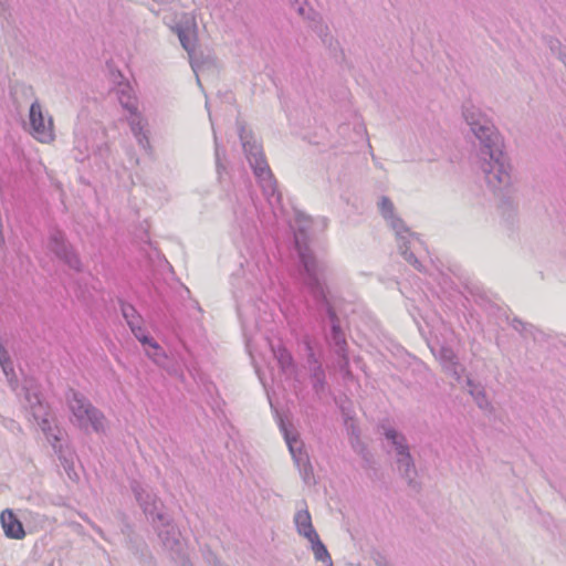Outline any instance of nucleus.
Listing matches in <instances>:
<instances>
[{"label":"nucleus","instance_id":"f257e3e1","mask_svg":"<svg viewBox=\"0 0 566 566\" xmlns=\"http://www.w3.org/2000/svg\"><path fill=\"white\" fill-rule=\"evenodd\" d=\"M308 239L307 226L300 224L294 232V245L300 262V279L313 300L321 324L323 325L327 322L329 325V331L325 334L328 346L338 356L340 367H347L349 359L346 335L340 326V318L331 298L327 296V286L322 281V276H324L327 270V264L314 255L308 248Z\"/></svg>","mask_w":566,"mask_h":566},{"label":"nucleus","instance_id":"f03ea898","mask_svg":"<svg viewBox=\"0 0 566 566\" xmlns=\"http://www.w3.org/2000/svg\"><path fill=\"white\" fill-rule=\"evenodd\" d=\"M467 124L479 140L480 168L484 179L493 192L506 190L512 182L511 165L503 151V140L493 123L481 112L467 109Z\"/></svg>","mask_w":566,"mask_h":566},{"label":"nucleus","instance_id":"7ed1b4c3","mask_svg":"<svg viewBox=\"0 0 566 566\" xmlns=\"http://www.w3.org/2000/svg\"><path fill=\"white\" fill-rule=\"evenodd\" d=\"M305 355V363L302 368L295 364L291 352L279 344L272 346L273 356L277 366L287 380H293L300 386H312V389H324L326 374L322 363L316 357L314 339L310 335H304L300 342Z\"/></svg>","mask_w":566,"mask_h":566},{"label":"nucleus","instance_id":"20e7f679","mask_svg":"<svg viewBox=\"0 0 566 566\" xmlns=\"http://www.w3.org/2000/svg\"><path fill=\"white\" fill-rule=\"evenodd\" d=\"M287 391H266L268 401L284 437L292 459L298 469V472L305 484L314 483V471L307 451L304 450V443L300 439L298 432L294 429L290 421V407L281 405V397H285Z\"/></svg>","mask_w":566,"mask_h":566},{"label":"nucleus","instance_id":"39448f33","mask_svg":"<svg viewBox=\"0 0 566 566\" xmlns=\"http://www.w3.org/2000/svg\"><path fill=\"white\" fill-rule=\"evenodd\" d=\"M237 127L243 151L264 197L272 207L280 206L282 195L277 189V181L266 161L262 145L258 143L252 130L248 129L243 122L237 120Z\"/></svg>","mask_w":566,"mask_h":566},{"label":"nucleus","instance_id":"423d86ee","mask_svg":"<svg viewBox=\"0 0 566 566\" xmlns=\"http://www.w3.org/2000/svg\"><path fill=\"white\" fill-rule=\"evenodd\" d=\"M19 400L23 409L41 428L52 448L56 452L60 451V429L53 426L50 420V408L42 396V391H21Z\"/></svg>","mask_w":566,"mask_h":566},{"label":"nucleus","instance_id":"0eeeda50","mask_svg":"<svg viewBox=\"0 0 566 566\" xmlns=\"http://www.w3.org/2000/svg\"><path fill=\"white\" fill-rule=\"evenodd\" d=\"M67 403L72 415V423L85 432H105L106 419L104 415L84 397L82 391H72V396L67 398Z\"/></svg>","mask_w":566,"mask_h":566},{"label":"nucleus","instance_id":"6e6552de","mask_svg":"<svg viewBox=\"0 0 566 566\" xmlns=\"http://www.w3.org/2000/svg\"><path fill=\"white\" fill-rule=\"evenodd\" d=\"M378 208L382 218L389 223L390 228L395 231L397 237V243L400 254L403 259L410 263L419 272L423 271L421 262L416 258L412 251H410V238H415V233L406 226L403 220L399 218L395 212V206L392 201L382 196L378 202Z\"/></svg>","mask_w":566,"mask_h":566},{"label":"nucleus","instance_id":"1a4fd4ad","mask_svg":"<svg viewBox=\"0 0 566 566\" xmlns=\"http://www.w3.org/2000/svg\"><path fill=\"white\" fill-rule=\"evenodd\" d=\"M153 526L170 557L181 566H190L187 545L181 538L179 528L171 522V520L166 516L165 521L156 522Z\"/></svg>","mask_w":566,"mask_h":566},{"label":"nucleus","instance_id":"9d476101","mask_svg":"<svg viewBox=\"0 0 566 566\" xmlns=\"http://www.w3.org/2000/svg\"><path fill=\"white\" fill-rule=\"evenodd\" d=\"M46 248L59 261L75 272H82L81 259L74 247L69 242L66 234L59 228L49 231Z\"/></svg>","mask_w":566,"mask_h":566},{"label":"nucleus","instance_id":"9b49d317","mask_svg":"<svg viewBox=\"0 0 566 566\" xmlns=\"http://www.w3.org/2000/svg\"><path fill=\"white\" fill-rule=\"evenodd\" d=\"M130 489L137 503L151 524L165 521L167 515L161 511L163 503L153 491L140 484L138 481H133L130 483Z\"/></svg>","mask_w":566,"mask_h":566},{"label":"nucleus","instance_id":"f8f14e48","mask_svg":"<svg viewBox=\"0 0 566 566\" xmlns=\"http://www.w3.org/2000/svg\"><path fill=\"white\" fill-rule=\"evenodd\" d=\"M437 357L446 373L451 378L450 385L452 387L461 386L464 382L470 385V378L464 374L463 366L459 363L454 350L448 346H441L438 350Z\"/></svg>","mask_w":566,"mask_h":566},{"label":"nucleus","instance_id":"ddd939ff","mask_svg":"<svg viewBox=\"0 0 566 566\" xmlns=\"http://www.w3.org/2000/svg\"><path fill=\"white\" fill-rule=\"evenodd\" d=\"M29 122L33 136L42 143L53 139L52 119L50 118L48 125L45 124L42 107L38 99H35L29 112Z\"/></svg>","mask_w":566,"mask_h":566},{"label":"nucleus","instance_id":"4468645a","mask_svg":"<svg viewBox=\"0 0 566 566\" xmlns=\"http://www.w3.org/2000/svg\"><path fill=\"white\" fill-rule=\"evenodd\" d=\"M379 429L381 431V434L390 444L395 453V458L397 455H402L407 452H410V446L408 443L407 437L402 432L398 431L396 428H394L387 422H382L379 426Z\"/></svg>","mask_w":566,"mask_h":566},{"label":"nucleus","instance_id":"2eb2a0df","mask_svg":"<svg viewBox=\"0 0 566 566\" xmlns=\"http://www.w3.org/2000/svg\"><path fill=\"white\" fill-rule=\"evenodd\" d=\"M395 461L399 475L407 482L410 488L417 489L419 486L417 481L418 471L411 452L397 455Z\"/></svg>","mask_w":566,"mask_h":566},{"label":"nucleus","instance_id":"dca6fc26","mask_svg":"<svg viewBox=\"0 0 566 566\" xmlns=\"http://www.w3.org/2000/svg\"><path fill=\"white\" fill-rule=\"evenodd\" d=\"M132 333L144 346L147 356L150 357L155 363L159 364L163 359L166 358L163 348L142 325L134 329Z\"/></svg>","mask_w":566,"mask_h":566},{"label":"nucleus","instance_id":"f3484780","mask_svg":"<svg viewBox=\"0 0 566 566\" xmlns=\"http://www.w3.org/2000/svg\"><path fill=\"white\" fill-rule=\"evenodd\" d=\"M0 523L4 535L12 539H22L25 536L24 527L21 521L15 516L12 510L6 509L0 514Z\"/></svg>","mask_w":566,"mask_h":566},{"label":"nucleus","instance_id":"a211bd4d","mask_svg":"<svg viewBox=\"0 0 566 566\" xmlns=\"http://www.w3.org/2000/svg\"><path fill=\"white\" fill-rule=\"evenodd\" d=\"M294 524L297 533L306 539L315 536L317 533L312 524L310 512L304 509L300 510L294 515Z\"/></svg>","mask_w":566,"mask_h":566},{"label":"nucleus","instance_id":"6ab92c4d","mask_svg":"<svg viewBox=\"0 0 566 566\" xmlns=\"http://www.w3.org/2000/svg\"><path fill=\"white\" fill-rule=\"evenodd\" d=\"M128 124L139 146L143 147L144 149L149 148V139L144 130L145 123L138 111L134 112V114H130L128 118Z\"/></svg>","mask_w":566,"mask_h":566},{"label":"nucleus","instance_id":"aec40b11","mask_svg":"<svg viewBox=\"0 0 566 566\" xmlns=\"http://www.w3.org/2000/svg\"><path fill=\"white\" fill-rule=\"evenodd\" d=\"M118 101L123 108L134 114L137 111L136 98L133 94V87L128 82H119L116 88Z\"/></svg>","mask_w":566,"mask_h":566},{"label":"nucleus","instance_id":"412c9836","mask_svg":"<svg viewBox=\"0 0 566 566\" xmlns=\"http://www.w3.org/2000/svg\"><path fill=\"white\" fill-rule=\"evenodd\" d=\"M335 401L337 403H339L347 436L353 437V436L360 434V430H359L357 422L354 418V411L350 408H348L342 403L340 397L339 398L335 397Z\"/></svg>","mask_w":566,"mask_h":566},{"label":"nucleus","instance_id":"4be33fe9","mask_svg":"<svg viewBox=\"0 0 566 566\" xmlns=\"http://www.w3.org/2000/svg\"><path fill=\"white\" fill-rule=\"evenodd\" d=\"M120 312L132 332L142 325L143 318L132 304L120 301Z\"/></svg>","mask_w":566,"mask_h":566},{"label":"nucleus","instance_id":"5701e85b","mask_svg":"<svg viewBox=\"0 0 566 566\" xmlns=\"http://www.w3.org/2000/svg\"><path fill=\"white\" fill-rule=\"evenodd\" d=\"M348 441L354 452L361 457L366 467H371L374 462L373 454L360 439V434L348 437Z\"/></svg>","mask_w":566,"mask_h":566},{"label":"nucleus","instance_id":"b1692460","mask_svg":"<svg viewBox=\"0 0 566 566\" xmlns=\"http://www.w3.org/2000/svg\"><path fill=\"white\" fill-rule=\"evenodd\" d=\"M311 543V547L316 560L322 562L324 564L332 565V557L326 548V546L319 539L318 534L307 539Z\"/></svg>","mask_w":566,"mask_h":566},{"label":"nucleus","instance_id":"393cba45","mask_svg":"<svg viewBox=\"0 0 566 566\" xmlns=\"http://www.w3.org/2000/svg\"><path fill=\"white\" fill-rule=\"evenodd\" d=\"M0 366L2 368L3 374L6 375L9 384L13 386V379L15 378L13 361L6 349V347L0 343Z\"/></svg>","mask_w":566,"mask_h":566},{"label":"nucleus","instance_id":"a878e982","mask_svg":"<svg viewBox=\"0 0 566 566\" xmlns=\"http://www.w3.org/2000/svg\"><path fill=\"white\" fill-rule=\"evenodd\" d=\"M177 34L180 41V44L182 48L188 52V54L191 56L195 52L196 48V35L193 32H191L188 29L178 28Z\"/></svg>","mask_w":566,"mask_h":566},{"label":"nucleus","instance_id":"bb28decb","mask_svg":"<svg viewBox=\"0 0 566 566\" xmlns=\"http://www.w3.org/2000/svg\"><path fill=\"white\" fill-rule=\"evenodd\" d=\"M470 397L475 401L478 407L486 415H492L494 411L493 405L486 395V391H468Z\"/></svg>","mask_w":566,"mask_h":566},{"label":"nucleus","instance_id":"cd10ccee","mask_svg":"<svg viewBox=\"0 0 566 566\" xmlns=\"http://www.w3.org/2000/svg\"><path fill=\"white\" fill-rule=\"evenodd\" d=\"M511 326L523 336H532L535 340L537 328L532 324L525 323L522 319L515 317L511 322Z\"/></svg>","mask_w":566,"mask_h":566},{"label":"nucleus","instance_id":"c85d7f7f","mask_svg":"<svg viewBox=\"0 0 566 566\" xmlns=\"http://www.w3.org/2000/svg\"><path fill=\"white\" fill-rule=\"evenodd\" d=\"M73 153H74V159L76 161L83 163L90 156V150L86 145V142L82 140V139H77L76 145L73 148Z\"/></svg>","mask_w":566,"mask_h":566},{"label":"nucleus","instance_id":"c756f323","mask_svg":"<svg viewBox=\"0 0 566 566\" xmlns=\"http://www.w3.org/2000/svg\"><path fill=\"white\" fill-rule=\"evenodd\" d=\"M313 31L322 39L326 38L331 32L328 25L323 21L322 18L317 20L313 19Z\"/></svg>","mask_w":566,"mask_h":566},{"label":"nucleus","instance_id":"7c9ffc66","mask_svg":"<svg viewBox=\"0 0 566 566\" xmlns=\"http://www.w3.org/2000/svg\"><path fill=\"white\" fill-rule=\"evenodd\" d=\"M0 17L8 22L11 18L8 0H0Z\"/></svg>","mask_w":566,"mask_h":566},{"label":"nucleus","instance_id":"2f4dec72","mask_svg":"<svg viewBox=\"0 0 566 566\" xmlns=\"http://www.w3.org/2000/svg\"><path fill=\"white\" fill-rule=\"evenodd\" d=\"M501 209L503 210H507L509 212H514L515 211V207H514V203L511 199H505L503 200L502 202V206H501Z\"/></svg>","mask_w":566,"mask_h":566},{"label":"nucleus","instance_id":"473e14b6","mask_svg":"<svg viewBox=\"0 0 566 566\" xmlns=\"http://www.w3.org/2000/svg\"><path fill=\"white\" fill-rule=\"evenodd\" d=\"M322 42L327 48L332 49L335 43H337L334 36L329 33L326 38L322 39Z\"/></svg>","mask_w":566,"mask_h":566},{"label":"nucleus","instance_id":"72a5a7b5","mask_svg":"<svg viewBox=\"0 0 566 566\" xmlns=\"http://www.w3.org/2000/svg\"><path fill=\"white\" fill-rule=\"evenodd\" d=\"M292 4H296V11L300 15H305V8L300 2V0H289Z\"/></svg>","mask_w":566,"mask_h":566},{"label":"nucleus","instance_id":"f704fd0d","mask_svg":"<svg viewBox=\"0 0 566 566\" xmlns=\"http://www.w3.org/2000/svg\"><path fill=\"white\" fill-rule=\"evenodd\" d=\"M155 3L159 4V6H169L175 0H153Z\"/></svg>","mask_w":566,"mask_h":566},{"label":"nucleus","instance_id":"c9c22d12","mask_svg":"<svg viewBox=\"0 0 566 566\" xmlns=\"http://www.w3.org/2000/svg\"><path fill=\"white\" fill-rule=\"evenodd\" d=\"M216 161H217V169L220 170V154H219V147L216 146Z\"/></svg>","mask_w":566,"mask_h":566},{"label":"nucleus","instance_id":"e433bc0d","mask_svg":"<svg viewBox=\"0 0 566 566\" xmlns=\"http://www.w3.org/2000/svg\"><path fill=\"white\" fill-rule=\"evenodd\" d=\"M93 528L97 532V534H99L103 538H106L105 535H104V532L102 531L101 527L96 526V525H93Z\"/></svg>","mask_w":566,"mask_h":566},{"label":"nucleus","instance_id":"4c0bfd02","mask_svg":"<svg viewBox=\"0 0 566 566\" xmlns=\"http://www.w3.org/2000/svg\"><path fill=\"white\" fill-rule=\"evenodd\" d=\"M377 565L378 566H389L387 562H378Z\"/></svg>","mask_w":566,"mask_h":566},{"label":"nucleus","instance_id":"58836bf2","mask_svg":"<svg viewBox=\"0 0 566 566\" xmlns=\"http://www.w3.org/2000/svg\"><path fill=\"white\" fill-rule=\"evenodd\" d=\"M295 398H297V391H290Z\"/></svg>","mask_w":566,"mask_h":566},{"label":"nucleus","instance_id":"ea45409f","mask_svg":"<svg viewBox=\"0 0 566 566\" xmlns=\"http://www.w3.org/2000/svg\"><path fill=\"white\" fill-rule=\"evenodd\" d=\"M103 149H104L103 147H98V151L101 155H102Z\"/></svg>","mask_w":566,"mask_h":566}]
</instances>
